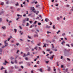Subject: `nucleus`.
Returning <instances> with one entry per match:
<instances>
[{"mask_svg":"<svg viewBox=\"0 0 73 73\" xmlns=\"http://www.w3.org/2000/svg\"><path fill=\"white\" fill-rule=\"evenodd\" d=\"M8 40H5V46L6 47L7 46H8V43L6 42Z\"/></svg>","mask_w":73,"mask_h":73,"instance_id":"1","label":"nucleus"},{"mask_svg":"<svg viewBox=\"0 0 73 73\" xmlns=\"http://www.w3.org/2000/svg\"><path fill=\"white\" fill-rule=\"evenodd\" d=\"M31 10H32L33 11L35 10V8L34 7H33L31 8Z\"/></svg>","mask_w":73,"mask_h":73,"instance_id":"2","label":"nucleus"},{"mask_svg":"<svg viewBox=\"0 0 73 73\" xmlns=\"http://www.w3.org/2000/svg\"><path fill=\"white\" fill-rule=\"evenodd\" d=\"M54 56V55H53L52 56H51V57L50 58V60H52V59H53V57Z\"/></svg>","mask_w":73,"mask_h":73,"instance_id":"3","label":"nucleus"},{"mask_svg":"<svg viewBox=\"0 0 73 73\" xmlns=\"http://www.w3.org/2000/svg\"><path fill=\"white\" fill-rule=\"evenodd\" d=\"M68 71V69L66 68L65 70L64 71V73H66Z\"/></svg>","mask_w":73,"mask_h":73,"instance_id":"4","label":"nucleus"},{"mask_svg":"<svg viewBox=\"0 0 73 73\" xmlns=\"http://www.w3.org/2000/svg\"><path fill=\"white\" fill-rule=\"evenodd\" d=\"M48 71H50V67H48L47 69Z\"/></svg>","mask_w":73,"mask_h":73,"instance_id":"5","label":"nucleus"},{"mask_svg":"<svg viewBox=\"0 0 73 73\" xmlns=\"http://www.w3.org/2000/svg\"><path fill=\"white\" fill-rule=\"evenodd\" d=\"M62 45H64V44H65V42L64 41H62V42L61 43Z\"/></svg>","mask_w":73,"mask_h":73,"instance_id":"6","label":"nucleus"},{"mask_svg":"<svg viewBox=\"0 0 73 73\" xmlns=\"http://www.w3.org/2000/svg\"><path fill=\"white\" fill-rule=\"evenodd\" d=\"M25 22H26V20H24L23 21V23L24 24H25Z\"/></svg>","mask_w":73,"mask_h":73,"instance_id":"7","label":"nucleus"},{"mask_svg":"<svg viewBox=\"0 0 73 73\" xmlns=\"http://www.w3.org/2000/svg\"><path fill=\"white\" fill-rule=\"evenodd\" d=\"M46 28H50V26H48V25H46Z\"/></svg>","mask_w":73,"mask_h":73,"instance_id":"8","label":"nucleus"},{"mask_svg":"<svg viewBox=\"0 0 73 73\" xmlns=\"http://www.w3.org/2000/svg\"><path fill=\"white\" fill-rule=\"evenodd\" d=\"M45 21L46 22H48V21H49V20H48V18H46L45 19Z\"/></svg>","mask_w":73,"mask_h":73,"instance_id":"9","label":"nucleus"},{"mask_svg":"<svg viewBox=\"0 0 73 73\" xmlns=\"http://www.w3.org/2000/svg\"><path fill=\"white\" fill-rule=\"evenodd\" d=\"M3 13H4V12L3 11H1V12H0V15H1V14Z\"/></svg>","mask_w":73,"mask_h":73,"instance_id":"10","label":"nucleus"},{"mask_svg":"<svg viewBox=\"0 0 73 73\" xmlns=\"http://www.w3.org/2000/svg\"><path fill=\"white\" fill-rule=\"evenodd\" d=\"M24 55L23 56V57H26L27 56V55L25 54H23Z\"/></svg>","mask_w":73,"mask_h":73,"instance_id":"11","label":"nucleus"},{"mask_svg":"<svg viewBox=\"0 0 73 73\" xmlns=\"http://www.w3.org/2000/svg\"><path fill=\"white\" fill-rule=\"evenodd\" d=\"M67 51H68V50H66V49H65L64 50V53H65V52H67Z\"/></svg>","mask_w":73,"mask_h":73,"instance_id":"12","label":"nucleus"},{"mask_svg":"<svg viewBox=\"0 0 73 73\" xmlns=\"http://www.w3.org/2000/svg\"><path fill=\"white\" fill-rule=\"evenodd\" d=\"M17 16H18V17L20 16L21 17H22V15H21L19 14L17 15Z\"/></svg>","mask_w":73,"mask_h":73,"instance_id":"13","label":"nucleus"},{"mask_svg":"<svg viewBox=\"0 0 73 73\" xmlns=\"http://www.w3.org/2000/svg\"><path fill=\"white\" fill-rule=\"evenodd\" d=\"M30 55V53L29 52H28V53L27 54V56H29Z\"/></svg>","mask_w":73,"mask_h":73,"instance_id":"14","label":"nucleus"},{"mask_svg":"<svg viewBox=\"0 0 73 73\" xmlns=\"http://www.w3.org/2000/svg\"><path fill=\"white\" fill-rule=\"evenodd\" d=\"M2 18H0V22H1V21H2Z\"/></svg>","mask_w":73,"mask_h":73,"instance_id":"15","label":"nucleus"},{"mask_svg":"<svg viewBox=\"0 0 73 73\" xmlns=\"http://www.w3.org/2000/svg\"><path fill=\"white\" fill-rule=\"evenodd\" d=\"M5 28H6V27L5 26L3 27H2V28L4 30L5 29Z\"/></svg>","mask_w":73,"mask_h":73,"instance_id":"16","label":"nucleus"},{"mask_svg":"<svg viewBox=\"0 0 73 73\" xmlns=\"http://www.w3.org/2000/svg\"><path fill=\"white\" fill-rule=\"evenodd\" d=\"M39 7H40V5H36V8Z\"/></svg>","mask_w":73,"mask_h":73,"instance_id":"17","label":"nucleus"},{"mask_svg":"<svg viewBox=\"0 0 73 73\" xmlns=\"http://www.w3.org/2000/svg\"><path fill=\"white\" fill-rule=\"evenodd\" d=\"M60 19L59 18V17H58L57 18V20H58V21L60 20Z\"/></svg>","mask_w":73,"mask_h":73,"instance_id":"18","label":"nucleus"},{"mask_svg":"<svg viewBox=\"0 0 73 73\" xmlns=\"http://www.w3.org/2000/svg\"><path fill=\"white\" fill-rule=\"evenodd\" d=\"M19 3H17V4H15V5L16 6H19Z\"/></svg>","mask_w":73,"mask_h":73,"instance_id":"19","label":"nucleus"},{"mask_svg":"<svg viewBox=\"0 0 73 73\" xmlns=\"http://www.w3.org/2000/svg\"><path fill=\"white\" fill-rule=\"evenodd\" d=\"M39 70L40 71V72H42V69H40Z\"/></svg>","mask_w":73,"mask_h":73,"instance_id":"20","label":"nucleus"},{"mask_svg":"<svg viewBox=\"0 0 73 73\" xmlns=\"http://www.w3.org/2000/svg\"><path fill=\"white\" fill-rule=\"evenodd\" d=\"M37 46L36 47L34 48V49H36V50H37Z\"/></svg>","mask_w":73,"mask_h":73,"instance_id":"21","label":"nucleus"},{"mask_svg":"<svg viewBox=\"0 0 73 73\" xmlns=\"http://www.w3.org/2000/svg\"><path fill=\"white\" fill-rule=\"evenodd\" d=\"M52 28L53 29H55L56 28V27H55V25L53 26Z\"/></svg>","mask_w":73,"mask_h":73,"instance_id":"22","label":"nucleus"},{"mask_svg":"<svg viewBox=\"0 0 73 73\" xmlns=\"http://www.w3.org/2000/svg\"><path fill=\"white\" fill-rule=\"evenodd\" d=\"M25 60H28V57L25 58Z\"/></svg>","mask_w":73,"mask_h":73,"instance_id":"23","label":"nucleus"},{"mask_svg":"<svg viewBox=\"0 0 73 73\" xmlns=\"http://www.w3.org/2000/svg\"><path fill=\"white\" fill-rule=\"evenodd\" d=\"M15 64H17V61L16 60H15Z\"/></svg>","mask_w":73,"mask_h":73,"instance_id":"24","label":"nucleus"},{"mask_svg":"<svg viewBox=\"0 0 73 73\" xmlns=\"http://www.w3.org/2000/svg\"><path fill=\"white\" fill-rule=\"evenodd\" d=\"M59 32H60V30H59L58 31V32H57L56 33H57V34H58V33H59Z\"/></svg>","mask_w":73,"mask_h":73,"instance_id":"25","label":"nucleus"},{"mask_svg":"<svg viewBox=\"0 0 73 73\" xmlns=\"http://www.w3.org/2000/svg\"><path fill=\"white\" fill-rule=\"evenodd\" d=\"M38 16L39 17H40L41 19H42V16H41V15H39Z\"/></svg>","mask_w":73,"mask_h":73,"instance_id":"26","label":"nucleus"},{"mask_svg":"<svg viewBox=\"0 0 73 73\" xmlns=\"http://www.w3.org/2000/svg\"><path fill=\"white\" fill-rule=\"evenodd\" d=\"M66 7L68 8H69V5H66Z\"/></svg>","mask_w":73,"mask_h":73,"instance_id":"27","label":"nucleus"},{"mask_svg":"<svg viewBox=\"0 0 73 73\" xmlns=\"http://www.w3.org/2000/svg\"><path fill=\"white\" fill-rule=\"evenodd\" d=\"M14 31L15 32V33H16V32L17 31V30L16 29H14Z\"/></svg>","mask_w":73,"mask_h":73,"instance_id":"28","label":"nucleus"},{"mask_svg":"<svg viewBox=\"0 0 73 73\" xmlns=\"http://www.w3.org/2000/svg\"><path fill=\"white\" fill-rule=\"evenodd\" d=\"M6 64H7V63H6L4 62L3 63V64L4 65H6Z\"/></svg>","mask_w":73,"mask_h":73,"instance_id":"29","label":"nucleus"},{"mask_svg":"<svg viewBox=\"0 0 73 73\" xmlns=\"http://www.w3.org/2000/svg\"><path fill=\"white\" fill-rule=\"evenodd\" d=\"M47 33L48 34H49V33H51V32H49V31H47Z\"/></svg>","mask_w":73,"mask_h":73,"instance_id":"30","label":"nucleus"},{"mask_svg":"<svg viewBox=\"0 0 73 73\" xmlns=\"http://www.w3.org/2000/svg\"><path fill=\"white\" fill-rule=\"evenodd\" d=\"M4 3L3 2H2L1 3V5H4Z\"/></svg>","mask_w":73,"mask_h":73,"instance_id":"31","label":"nucleus"},{"mask_svg":"<svg viewBox=\"0 0 73 73\" xmlns=\"http://www.w3.org/2000/svg\"><path fill=\"white\" fill-rule=\"evenodd\" d=\"M66 46H68V47H70V46H69V44H66Z\"/></svg>","mask_w":73,"mask_h":73,"instance_id":"32","label":"nucleus"},{"mask_svg":"<svg viewBox=\"0 0 73 73\" xmlns=\"http://www.w3.org/2000/svg\"><path fill=\"white\" fill-rule=\"evenodd\" d=\"M0 52H2V49L0 48Z\"/></svg>","mask_w":73,"mask_h":73,"instance_id":"33","label":"nucleus"},{"mask_svg":"<svg viewBox=\"0 0 73 73\" xmlns=\"http://www.w3.org/2000/svg\"><path fill=\"white\" fill-rule=\"evenodd\" d=\"M36 20H37V19H39V17H37V18H36Z\"/></svg>","mask_w":73,"mask_h":73,"instance_id":"34","label":"nucleus"},{"mask_svg":"<svg viewBox=\"0 0 73 73\" xmlns=\"http://www.w3.org/2000/svg\"><path fill=\"white\" fill-rule=\"evenodd\" d=\"M29 25V23H27V24L26 25V26H28Z\"/></svg>","mask_w":73,"mask_h":73,"instance_id":"35","label":"nucleus"},{"mask_svg":"<svg viewBox=\"0 0 73 73\" xmlns=\"http://www.w3.org/2000/svg\"><path fill=\"white\" fill-rule=\"evenodd\" d=\"M62 35L63 36H65V33H64Z\"/></svg>","mask_w":73,"mask_h":73,"instance_id":"36","label":"nucleus"},{"mask_svg":"<svg viewBox=\"0 0 73 73\" xmlns=\"http://www.w3.org/2000/svg\"><path fill=\"white\" fill-rule=\"evenodd\" d=\"M46 44H45L44 45V46L45 47H46Z\"/></svg>","mask_w":73,"mask_h":73,"instance_id":"37","label":"nucleus"},{"mask_svg":"<svg viewBox=\"0 0 73 73\" xmlns=\"http://www.w3.org/2000/svg\"><path fill=\"white\" fill-rule=\"evenodd\" d=\"M11 64H14V62H12V61H11Z\"/></svg>","mask_w":73,"mask_h":73,"instance_id":"38","label":"nucleus"},{"mask_svg":"<svg viewBox=\"0 0 73 73\" xmlns=\"http://www.w3.org/2000/svg\"><path fill=\"white\" fill-rule=\"evenodd\" d=\"M49 62V61H46V64H48V62Z\"/></svg>","mask_w":73,"mask_h":73,"instance_id":"39","label":"nucleus"},{"mask_svg":"<svg viewBox=\"0 0 73 73\" xmlns=\"http://www.w3.org/2000/svg\"><path fill=\"white\" fill-rule=\"evenodd\" d=\"M35 37H38V35H35Z\"/></svg>","mask_w":73,"mask_h":73,"instance_id":"40","label":"nucleus"},{"mask_svg":"<svg viewBox=\"0 0 73 73\" xmlns=\"http://www.w3.org/2000/svg\"><path fill=\"white\" fill-rule=\"evenodd\" d=\"M38 25H41V23H38Z\"/></svg>","mask_w":73,"mask_h":73,"instance_id":"41","label":"nucleus"},{"mask_svg":"<svg viewBox=\"0 0 73 73\" xmlns=\"http://www.w3.org/2000/svg\"><path fill=\"white\" fill-rule=\"evenodd\" d=\"M5 62L6 63V64H7L8 63V62H7V61L6 60H5Z\"/></svg>","mask_w":73,"mask_h":73,"instance_id":"42","label":"nucleus"},{"mask_svg":"<svg viewBox=\"0 0 73 73\" xmlns=\"http://www.w3.org/2000/svg\"><path fill=\"white\" fill-rule=\"evenodd\" d=\"M47 51H48V52H49L50 51V49H48L46 50Z\"/></svg>","mask_w":73,"mask_h":73,"instance_id":"43","label":"nucleus"},{"mask_svg":"<svg viewBox=\"0 0 73 73\" xmlns=\"http://www.w3.org/2000/svg\"><path fill=\"white\" fill-rule=\"evenodd\" d=\"M60 19H62V16H60Z\"/></svg>","mask_w":73,"mask_h":73,"instance_id":"44","label":"nucleus"},{"mask_svg":"<svg viewBox=\"0 0 73 73\" xmlns=\"http://www.w3.org/2000/svg\"><path fill=\"white\" fill-rule=\"evenodd\" d=\"M3 67H2L1 69V70H3Z\"/></svg>","mask_w":73,"mask_h":73,"instance_id":"45","label":"nucleus"},{"mask_svg":"<svg viewBox=\"0 0 73 73\" xmlns=\"http://www.w3.org/2000/svg\"><path fill=\"white\" fill-rule=\"evenodd\" d=\"M37 23V21H35V22H34V24H36Z\"/></svg>","mask_w":73,"mask_h":73,"instance_id":"46","label":"nucleus"},{"mask_svg":"<svg viewBox=\"0 0 73 73\" xmlns=\"http://www.w3.org/2000/svg\"><path fill=\"white\" fill-rule=\"evenodd\" d=\"M23 16L24 17H25V16H26V14H25L23 15Z\"/></svg>","mask_w":73,"mask_h":73,"instance_id":"47","label":"nucleus"},{"mask_svg":"<svg viewBox=\"0 0 73 73\" xmlns=\"http://www.w3.org/2000/svg\"><path fill=\"white\" fill-rule=\"evenodd\" d=\"M27 65L28 66H30V65H31V64L29 63H28V64H27Z\"/></svg>","mask_w":73,"mask_h":73,"instance_id":"48","label":"nucleus"},{"mask_svg":"<svg viewBox=\"0 0 73 73\" xmlns=\"http://www.w3.org/2000/svg\"><path fill=\"white\" fill-rule=\"evenodd\" d=\"M52 42H55V40H53Z\"/></svg>","mask_w":73,"mask_h":73,"instance_id":"49","label":"nucleus"},{"mask_svg":"<svg viewBox=\"0 0 73 73\" xmlns=\"http://www.w3.org/2000/svg\"><path fill=\"white\" fill-rule=\"evenodd\" d=\"M27 21H29V18H27Z\"/></svg>","mask_w":73,"mask_h":73,"instance_id":"50","label":"nucleus"},{"mask_svg":"<svg viewBox=\"0 0 73 73\" xmlns=\"http://www.w3.org/2000/svg\"><path fill=\"white\" fill-rule=\"evenodd\" d=\"M9 3V1H8L6 2V4H8Z\"/></svg>","mask_w":73,"mask_h":73,"instance_id":"51","label":"nucleus"},{"mask_svg":"<svg viewBox=\"0 0 73 73\" xmlns=\"http://www.w3.org/2000/svg\"><path fill=\"white\" fill-rule=\"evenodd\" d=\"M19 28H20V29H22V27H21V26H19Z\"/></svg>","mask_w":73,"mask_h":73,"instance_id":"52","label":"nucleus"},{"mask_svg":"<svg viewBox=\"0 0 73 73\" xmlns=\"http://www.w3.org/2000/svg\"><path fill=\"white\" fill-rule=\"evenodd\" d=\"M39 62H40V61H38V62H37V64H39Z\"/></svg>","mask_w":73,"mask_h":73,"instance_id":"53","label":"nucleus"},{"mask_svg":"<svg viewBox=\"0 0 73 73\" xmlns=\"http://www.w3.org/2000/svg\"><path fill=\"white\" fill-rule=\"evenodd\" d=\"M10 39H11V38H9L8 39V41H9V40H10Z\"/></svg>","mask_w":73,"mask_h":73,"instance_id":"54","label":"nucleus"},{"mask_svg":"<svg viewBox=\"0 0 73 73\" xmlns=\"http://www.w3.org/2000/svg\"><path fill=\"white\" fill-rule=\"evenodd\" d=\"M61 59H62L63 58V56H61Z\"/></svg>","mask_w":73,"mask_h":73,"instance_id":"55","label":"nucleus"},{"mask_svg":"<svg viewBox=\"0 0 73 73\" xmlns=\"http://www.w3.org/2000/svg\"><path fill=\"white\" fill-rule=\"evenodd\" d=\"M28 16H31V14H29L28 15Z\"/></svg>","mask_w":73,"mask_h":73,"instance_id":"56","label":"nucleus"},{"mask_svg":"<svg viewBox=\"0 0 73 73\" xmlns=\"http://www.w3.org/2000/svg\"><path fill=\"white\" fill-rule=\"evenodd\" d=\"M42 52L44 54H45V52L44 51H43Z\"/></svg>","mask_w":73,"mask_h":73,"instance_id":"57","label":"nucleus"},{"mask_svg":"<svg viewBox=\"0 0 73 73\" xmlns=\"http://www.w3.org/2000/svg\"><path fill=\"white\" fill-rule=\"evenodd\" d=\"M5 47V46H4L2 47V48H4Z\"/></svg>","mask_w":73,"mask_h":73,"instance_id":"58","label":"nucleus"},{"mask_svg":"<svg viewBox=\"0 0 73 73\" xmlns=\"http://www.w3.org/2000/svg\"><path fill=\"white\" fill-rule=\"evenodd\" d=\"M21 7H23V5H22V4H21Z\"/></svg>","mask_w":73,"mask_h":73,"instance_id":"59","label":"nucleus"},{"mask_svg":"<svg viewBox=\"0 0 73 73\" xmlns=\"http://www.w3.org/2000/svg\"><path fill=\"white\" fill-rule=\"evenodd\" d=\"M16 45H17V46H18V45H19V43H17L16 44Z\"/></svg>","mask_w":73,"mask_h":73,"instance_id":"60","label":"nucleus"},{"mask_svg":"<svg viewBox=\"0 0 73 73\" xmlns=\"http://www.w3.org/2000/svg\"><path fill=\"white\" fill-rule=\"evenodd\" d=\"M29 38H31V37L29 36H28Z\"/></svg>","mask_w":73,"mask_h":73,"instance_id":"61","label":"nucleus"},{"mask_svg":"<svg viewBox=\"0 0 73 73\" xmlns=\"http://www.w3.org/2000/svg\"><path fill=\"white\" fill-rule=\"evenodd\" d=\"M11 42H12L13 43V42H14V40H12Z\"/></svg>","mask_w":73,"mask_h":73,"instance_id":"62","label":"nucleus"},{"mask_svg":"<svg viewBox=\"0 0 73 73\" xmlns=\"http://www.w3.org/2000/svg\"><path fill=\"white\" fill-rule=\"evenodd\" d=\"M23 4H25V2H24L23 3Z\"/></svg>","mask_w":73,"mask_h":73,"instance_id":"63","label":"nucleus"},{"mask_svg":"<svg viewBox=\"0 0 73 73\" xmlns=\"http://www.w3.org/2000/svg\"><path fill=\"white\" fill-rule=\"evenodd\" d=\"M5 73H7V71L6 70L5 71Z\"/></svg>","mask_w":73,"mask_h":73,"instance_id":"64","label":"nucleus"}]
</instances>
